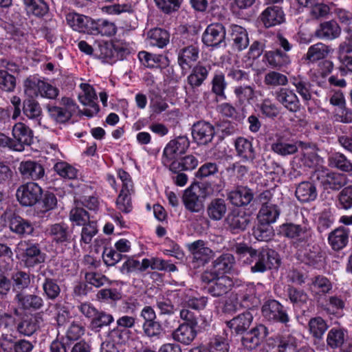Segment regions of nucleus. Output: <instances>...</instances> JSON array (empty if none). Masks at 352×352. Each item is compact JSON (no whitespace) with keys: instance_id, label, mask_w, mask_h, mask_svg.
Segmentation results:
<instances>
[{"instance_id":"28","label":"nucleus","mask_w":352,"mask_h":352,"mask_svg":"<svg viewBox=\"0 0 352 352\" xmlns=\"http://www.w3.org/2000/svg\"><path fill=\"white\" fill-rule=\"evenodd\" d=\"M232 45L234 50L242 51L249 45V37L246 30L237 25H232L230 31Z\"/></svg>"},{"instance_id":"29","label":"nucleus","mask_w":352,"mask_h":352,"mask_svg":"<svg viewBox=\"0 0 352 352\" xmlns=\"http://www.w3.org/2000/svg\"><path fill=\"white\" fill-rule=\"evenodd\" d=\"M333 52V50L331 46L319 42L311 45L308 48L304 58L305 60L310 63H314L325 59L330 54H332Z\"/></svg>"},{"instance_id":"21","label":"nucleus","mask_w":352,"mask_h":352,"mask_svg":"<svg viewBox=\"0 0 352 352\" xmlns=\"http://www.w3.org/2000/svg\"><path fill=\"white\" fill-rule=\"evenodd\" d=\"M47 234L56 243H70L76 241V236L65 223H54L47 228Z\"/></svg>"},{"instance_id":"24","label":"nucleus","mask_w":352,"mask_h":352,"mask_svg":"<svg viewBox=\"0 0 352 352\" xmlns=\"http://www.w3.org/2000/svg\"><path fill=\"white\" fill-rule=\"evenodd\" d=\"M228 199L236 207L246 206L253 200L254 193L248 187L239 186L228 193Z\"/></svg>"},{"instance_id":"38","label":"nucleus","mask_w":352,"mask_h":352,"mask_svg":"<svg viewBox=\"0 0 352 352\" xmlns=\"http://www.w3.org/2000/svg\"><path fill=\"white\" fill-rule=\"evenodd\" d=\"M349 230L344 227H339L329 233V243L334 250L344 248L349 241Z\"/></svg>"},{"instance_id":"48","label":"nucleus","mask_w":352,"mask_h":352,"mask_svg":"<svg viewBox=\"0 0 352 352\" xmlns=\"http://www.w3.org/2000/svg\"><path fill=\"white\" fill-rule=\"evenodd\" d=\"M227 212V205L223 199L216 198L212 199L207 207L208 217L214 221L221 220Z\"/></svg>"},{"instance_id":"63","label":"nucleus","mask_w":352,"mask_h":352,"mask_svg":"<svg viewBox=\"0 0 352 352\" xmlns=\"http://www.w3.org/2000/svg\"><path fill=\"white\" fill-rule=\"evenodd\" d=\"M333 288L332 283L325 276L318 275L312 278L311 289L318 294H328Z\"/></svg>"},{"instance_id":"53","label":"nucleus","mask_w":352,"mask_h":352,"mask_svg":"<svg viewBox=\"0 0 352 352\" xmlns=\"http://www.w3.org/2000/svg\"><path fill=\"white\" fill-rule=\"evenodd\" d=\"M346 332L340 328H332L327 334V344L333 349L340 348L344 343Z\"/></svg>"},{"instance_id":"27","label":"nucleus","mask_w":352,"mask_h":352,"mask_svg":"<svg viewBox=\"0 0 352 352\" xmlns=\"http://www.w3.org/2000/svg\"><path fill=\"white\" fill-rule=\"evenodd\" d=\"M92 21V19L76 12H69L66 15L67 23L79 32L89 34Z\"/></svg>"},{"instance_id":"13","label":"nucleus","mask_w":352,"mask_h":352,"mask_svg":"<svg viewBox=\"0 0 352 352\" xmlns=\"http://www.w3.org/2000/svg\"><path fill=\"white\" fill-rule=\"evenodd\" d=\"M42 192V188L36 183L28 182L17 189L16 196L21 205L31 206L41 199Z\"/></svg>"},{"instance_id":"55","label":"nucleus","mask_w":352,"mask_h":352,"mask_svg":"<svg viewBox=\"0 0 352 352\" xmlns=\"http://www.w3.org/2000/svg\"><path fill=\"white\" fill-rule=\"evenodd\" d=\"M23 113L29 119L37 120L41 116L42 109L36 100L28 98L23 102Z\"/></svg>"},{"instance_id":"34","label":"nucleus","mask_w":352,"mask_h":352,"mask_svg":"<svg viewBox=\"0 0 352 352\" xmlns=\"http://www.w3.org/2000/svg\"><path fill=\"white\" fill-rule=\"evenodd\" d=\"M14 299L19 307L24 310H38L43 306V298L34 294H24L19 292Z\"/></svg>"},{"instance_id":"35","label":"nucleus","mask_w":352,"mask_h":352,"mask_svg":"<svg viewBox=\"0 0 352 352\" xmlns=\"http://www.w3.org/2000/svg\"><path fill=\"white\" fill-rule=\"evenodd\" d=\"M263 58L272 68L275 69H280L285 67L291 61L287 53L278 49L266 52Z\"/></svg>"},{"instance_id":"6","label":"nucleus","mask_w":352,"mask_h":352,"mask_svg":"<svg viewBox=\"0 0 352 352\" xmlns=\"http://www.w3.org/2000/svg\"><path fill=\"white\" fill-rule=\"evenodd\" d=\"M118 175L122 182V189L116 199L117 208L124 213L132 210L131 195L134 192L133 183L130 175L124 170H119Z\"/></svg>"},{"instance_id":"60","label":"nucleus","mask_w":352,"mask_h":352,"mask_svg":"<svg viewBox=\"0 0 352 352\" xmlns=\"http://www.w3.org/2000/svg\"><path fill=\"white\" fill-rule=\"evenodd\" d=\"M28 12L36 16L41 17L48 12V6L43 0H23Z\"/></svg>"},{"instance_id":"47","label":"nucleus","mask_w":352,"mask_h":352,"mask_svg":"<svg viewBox=\"0 0 352 352\" xmlns=\"http://www.w3.org/2000/svg\"><path fill=\"white\" fill-rule=\"evenodd\" d=\"M308 249H306L302 255V261L306 265L318 267L322 264V253L320 248L318 245H307Z\"/></svg>"},{"instance_id":"15","label":"nucleus","mask_w":352,"mask_h":352,"mask_svg":"<svg viewBox=\"0 0 352 352\" xmlns=\"http://www.w3.org/2000/svg\"><path fill=\"white\" fill-rule=\"evenodd\" d=\"M80 88L82 92L78 94V100L83 105L89 108L84 109L83 114L88 117H93L96 115L99 110V106L96 102L97 95L94 89L87 83H81Z\"/></svg>"},{"instance_id":"23","label":"nucleus","mask_w":352,"mask_h":352,"mask_svg":"<svg viewBox=\"0 0 352 352\" xmlns=\"http://www.w3.org/2000/svg\"><path fill=\"white\" fill-rule=\"evenodd\" d=\"M260 21L265 28L278 25L285 21V13L281 7L268 6L260 14Z\"/></svg>"},{"instance_id":"50","label":"nucleus","mask_w":352,"mask_h":352,"mask_svg":"<svg viewBox=\"0 0 352 352\" xmlns=\"http://www.w3.org/2000/svg\"><path fill=\"white\" fill-rule=\"evenodd\" d=\"M211 91L217 98L226 100V95L225 90L227 88L228 83L226 80L225 75L221 72H216L211 81Z\"/></svg>"},{"instance_id":"42","label":"nucleus","mask_w":352,"mask_h":352,"mask_svg":"<svg viewBox=\"0 0 352 352\" xmlns=\"http://www.w3.org/2000/svg\"><path fill=\"white\" fill-rule=\"evenodd\" d=\"M169 41L170 34L166 30L154 28L147 33V42L151 46L163 48L167 45Z\"/></svg>"},{"instance_id":"8","label":"nucleus","mask_w":352,"mask_h":352,"mask_svg":"<svg viewBox=\"0 0 352 352\" xmlns=\"http://www.w3.org/2000/svg\"><path fill=\"white\" fill-rule=\"evenodd\" d=\"M192 256V265L194 268L203 267L214 256V252L207 246L204 240H197L186 245Z\"/></svg>"},{"instance_id":"31","label":"nucleus","mask_w":352,"mask_h":352,"mask_svg":"<svg viewBox=\"0 0 352 352\" xmlns=\"http://www.w3.org/2000/svg\"><path fill=\"white\" fill-rule=\"evenodd\" d=\"M314 182H300L296 188L295 195L300 202L308 203L314 201L318 197V191Z\"/></svg>"},{"instance_id":"4","label":"nucleus","mask_w":352,"mask_h":352,"mask_svg":"<svg viewBox=\"0 0 352 352\" xmlns=\"http://www.w3.org/2000/svg\"><path fill=\"white\" fill-rule=\"evenodd\" d=\"M262 315L265 320L272 323H280L289 327L290 317L286 308L276 300H268L261 308Z\"/></svg>"},{"instance_id":"18","label":"nucleus","mask_w":352,"mask_h":352,"mask_svg":"<svg viewBox=\"0 0 352 352\" xmlns=\"http://www.w3.org/2000/svg\"><path fill=\"white\" fill-rule=\"evenodd\" d=\"M226 34V28L221 23H212L204 31L202 41L207 46L217 47L225 44Z\"/></svg>"},{"instance_id":"56","label":"nucleus","mask_w":352,"mask_h":352,"mask_svg":"<svg viewBox=\"0 0 352 352\" xmlns=\"http://www.w3.org/2000/svg\"><path fill=\"white\" fill-rule=\"evenodd\" d=\"M308 326L310 333L313 337L318 340L322 339L328 328L326 321L321 317L311 318Z\"/></svg>"},{"instance_id":"7","label":"nucleus","mask_w":352,"mask_h":352,"mask_svg":"<svg viewBox=\"0 0 352 352\" xmlns=\"http://www.w3.org/2000/svg\"><path fill=\"white\" fill-rule=\"evenodd\" d=\"M190 146V142L186 136H179L170 140L163 151L162 162L166 166H170L171 163L178 160V157L186 153Z\"/></svg>"},{"instance_id":"46","label":"nucleus","mask_w":352,"mask_h":352,"mask_svg":"<svg viewBox=\"0 0 352 352\" xmlns=\"http://www.w3.org/2000/svg\"><path fill=\"white\" fill-rule=\"evenodd\" d=\"M198 164L199 161L196 157L192 155H188L179 158L177 161H174L168 168L173 173L192 170L197 168Z\"/></svg>"},{"instance_id":"54","label":"nucleus","mask_w":352,"mask_h":352,"mask_svg":"<svg viewBox=\"0 0 352 352\" xmlns=\"http://www.w3.org/2000/svg\"><path fill=\"white\" fill-rule=\"evenodd\" d=\"M235 258L231 254H223L213 263V266L219 272L229 273L234 267Z\"/></svg>"},{"instance_id":"59","label":"nucleus","mask_w":352,"mask_h":352,"mask_svg":"<svg viewBox=\"0 0 352 352\" xmlns=\"http://www.w3.org/2000/svg\"><path fill=\"white\" fill-rule=\"evenodd\" d=\"M258 107L261 114L267 118L274 119L280 113V108L269 98L262 100Z\"/></svg>"},{"instance_id":"30","label":"nucleus","mask_w":352,"mask_h":352,"mask_svg":"<svg viewBox=\"0 0 352 352\" xmlns=\"http://www.w3.org/2000/svg\"><path fill=\"white\" fill-rule=\"evenodd\" d=\"M252 320V314L250 311H246L228 321L227 325L236 334H242L249 329Z\"/></svg>"},{"instance_id":"10","label":"nucleus","mask_w":352,"mask_h":352,"mask_svg":"<svg viewBox=\"0 0 352 352\" xmlns=\"http://www.w3.org/2000/svg\"><path fill=\"white\" fill-rule=\"evenodd\" d=\"M16 251L28 266H34L45 262V254L41 252L38 244L28 241H21L16 246Z\"/></svg>"},{"instance_id":"37","label":"nucleus","mask_w":352,"mask_h":352,"mask_svg":"<svg viewBox=\"0 0 352 352\" xmlns=\"http://www.w3.org/2000/svg\"><path fill=\"white\" fill-rule=\"evenodd\" d=\"M341 32L338 24L333 21L320 23L315 32V35L320 39L333 40L338 38Z\"/></svg>"},{"instance_id":"14","label":"nucleus","mask_w":352,"mask_h":352,"mask_svg":"<svg viewBox=\"0 0 352 352\" xmlns=\"http://www.w3.org/2000/svg\"><path fill=\"white\" fill-rule=\"evenodd\" d=\"M182 39L177 43V46L180 47L177 52V63L182 71L187 72L191 68L193 63L198 60L199 50L196 44L182 46L184 45V42H182V45H180Z\"/></svg>"},{"instance_id":"51","label":"nucleus","mask_w":352,"mask_h":352,"mask_svg":"<svg viewBox=\"0 0 352 352\" xmlns=\"http://www.w3.org/2000/svg\"><path fill=\"white\" fill-rule=\"evenodd\" d=\"M328 161L329 166L333 168L346 173L352 171V162L343 153H335L329 157Z\"/></svg>"},{"instance_id":"58","label":"nucleus","mask_w":352,"mask_h":352,"mask_svg":"<svg viewBox=\"0 0 352 352\" xmlns=\"http://www.w3.org/2000/svg\"><path fill=\"white\" fill-rule=\"evenodd\" d=\"M96 55L107 62H115V52L113 51V42H99L95 50Z\"/></svg>"},{"instance_id":"22","label":"nucleus","mask_w":352,"mask_h":352,"mask_svg":"<svg viewBox=\"0 0 352 352\" xmlns=\"http://www.w3.org/2000/svg\"><path fill=\"white\" fill-rule=\"evenodd\" d=\"M276 100L286 109L292 113L300 110V100L294 90L288 88H280L275 91Z\"/></svg>"},{"instance_id":"33","label":"nucleus","mask_w":352,"mask_h":352,"mask_svg":"<svg viewBox=\"0 0 352 352\" xmlns=\"http://www.w3.org/2000/svg\"><path fill=\"white\" fill-rule=\"evenodd\" d=\"M274 340L269 339L267 344L272 345L273 352H298L297 340L292 335L277 338V344Z\"/></svg>"},{"instance_id":"5","label":"nucleus","mask_w":352,"mask_h":352,"mask_svg":"<svg viewBox=\"0 0 352 352\" xmlns=\"http://www.w3.org/2000/svg\"><path fill=\"white\" fill-rule=\"evenodd\" d=\"M314 182H318L324 190H338L346 183V177L342 174L330 172L327 169L318 168L311 175Z\"/></svg>"},{"instance_id":"3","label":"nucleus","mask_w":352,"mask_h":352,"mask_svg":"<svg viewBox=\"0 0 352 352\" xmlns=\"http://www.w3.org/2000/svg\"><path fill=\"white\" fill-rule=\"evenodd\" d=\"M229 300L232 303V307L228 308L230 305L228 302H226V307L230 311H236L239 307L250 309L257 306L259 300L256 296V286L254 283L241 285L231 294Z\"/></svg>"},{"instance_id":"57","label":"nucleus","mask_w":352,"mask_h":352,"mask_svg":"<svg viewBox=\"0 0 352 352\" xmlns=\"http://www.w3.org/2000/svg\"><path fill=\"white\" fill-rule=\"evenodd\" d=\"M42 288L43 294L49 300H54L60 294V287L58 281L54 278H45L42 284Z\"/></svg>"},{"instance_id":"43","label":"nucleus","mask_w":352,"mask_h":352,"mask_svg":"<svg viewBox=\"0 0 352 352\" xmlns=\"http://www.w3.org/2000/svg\"><path fill=\"white\" fill-rule=\"evenodd\" d=\"M9 227L12 232L19 235L32 234L34 228L31 223L18 215H12L9 221Z\"/></svg>"},{"instance_id":"64","label":"nucleus","mask_w":352,"mask_h":352,"mask_svg":"<svg viewBox=\"0 0 352 352\" xmlns=\"http://www.w3.org/2000/svg\"><path fill=\"white\" fill-rule=\"evenodd\" d=\"M264 83L271 87L285 86L288 83V78L283 74L276 71H270L264 76Z\"/></svg>"},{"instance_id":"19","label":"nucleus","mask_w":352,"mask_h":352,"mask_svg":"<svg viewBox=\"0 0 352 352\" xmlns=\"http://www.w3.org/2000/svg\"><path fill=\"white\" fill-rule=\"evenodd\" d=\"M252 221L250 214L239 209H234L228 213L226 223L233 232L245 230Z\"/></svg>"},{"instance_id":"17","label":"nucleus","mask_w":352,"mask_h":352,"mask_svg":"<svg viewBox=\"0 0 352 352\" xmlns=\"http://www.w3.org/2000/svg\"><path fill=\"white\" fill-rule=\"evenodd\" d=\"M214 135V127L210 122L198 121L192 125V135L199 145H206L211 142Z\"/></svg>"},{"instance_id":"25","label":"nucleus","mask_w":352,"mask_h":352,"mask_svg":"<svg viewBox=\"0 0 352 352\" xmlns=\"http://www.w3.org/2000/svg\"><path fill=\"white\" fill-rule=\"evenodd\" d=\"M211 69L212 65L201 63H197L192 68L191 73L187 77V81L192 88L193 92H195V88L200 87L208 78Z\"/></svg>"},{"instance_id":"44","label":"nucleus","mask_w":352,"mask_h":352,"mask_svg":"<svg viewBox=\"0 0 352 352\" xmlns=\"http://www.w3.org/2000/svg\"><path fill=\"white\" fill-rule=\"evenodd\" d=\"M255 87L252 85H237L234 88V94L240 105L245 106L251 102L255 96Z\"/></svg>"},{"instance_id":"41","label":"nucleus","mask_w":352,"mask_h":352,"mask_svg":"<svg viewBox=\"0 0 352 352\" xmlns=\"http://www.w3.org/2000/svg\"><path fill=\"white\" fill-rule=\"evenodd\" d=\"M280 214L279 207L276 204H270L261 207L257 218L259 222L263 225H270L276 221Z\"/></svg>"},{"instance_id":"11","label":"nucleus","mask_w":352,"mask_h":352,"mask_svg":"<svg viewBox=\"0 0 352 352\" xmlns=\"http://www.w3.org/2000/svg\"><path fill=\"white\" fill-rule=\"evenodd\" d=\"M185 292L181 290L170 292L166 297L157 298L156 307L160 311V315H173L177 310L175 304L182 305L184 300Z\"/></svg>"},{"instance_id":"52","label":"nucleus","mask_w":352,"mask_h":352,"mask_svg":"<svg viewBox=\"0 0 352 352\" xmlns=\"http://www.w3.org/2000/svg\"><path fill=\"white\" fill-rule=\"evenodd\" d=\"M338 59L344 69L352 72V46L342 42L338 47Z\"/></svg>"},{"instance_id":"26","label":"nucleus","mask_w":352,"mask_h":352,"mask_svg":"<svg viewBox=\"0 0 352 352\" xmlns=\"http://www.w3.org/2000/svg\"><path fill=\"white\" fill-rule=\"evenodd\" d=\"M19 170L21 175L28 179H41L45 176V169L38 162L28 160L20 163Z\"/></svg>"},{"instance_id":"20","label":"nucleus","mask_w":352,"mask_h":352,"mask_svg":"<svg viewBox=\"0 0 352 352\" xmlns=\"http://www.w3.org/2000/svg\"><path fill=\"white\" fill-rule=\"evenodd\" d=\"M318 302L320 307L327 314L336 315L341 314L345 309L347 296L344 293L336 294L327 296L324 302Z\"/></svg>"},{"instance_id":"1","label":"nucleus","mask_w":352,"mask_h":352,"mask_svg":"<svg viewBox=\"0 0 352 352\" xmlns=\"http://www.w3.org/2000/svg\"><path fill=\"white\" fill-rule=\"evenodd\" d=\"M246 263L250 265L252 273L263 274L267 270L277 269L280 264V259L275 250L263 247L252 250Z\"/></svg>"},{"instance_id":"2","label":"nucleus","mask_w":352,"mask_h":352,"mask_svg":"<svg viewBox=\"0 0 352 352\" xmlns=\"http://www.w3.org/2000/svg\"><path fill=\"white\" fill-rule=\"evenodd\" d=\"M223 185L221 184L207 183L199 186H191L185 190L182 200L185 208L192 212H199L204 210V205L199 192L202 190L203 197H208L217 195L223 190Z\"/></svg>"},{"instance_id":"9","label":"nucleus","mask_w":352,"mask_h":352,"mask_svg":"<svg viewBox=\"0 0 352 352\" xmlns=\"http://www.w3.org/2000/svg\"><path fill=\"white\" fill-rule=\"evenodd\" d=\"M12 139L13 144L11 149L21 152L25 147L30 146L33 143L34 134L32 130L23 122L16 123L12 130Z\"/></svg>"},{"instance_id":"45","label":"nucleus","mask_w":352,"mask_h":352,"mask_svg":"<svg viewBox=\"0 0 352 352\" xmlns=\"http://www.w3.org/2000/svg\"><path fill=\"white\" fill-rule=\"evenodd\" d=\"M291 82L295 87L297 93L301 96L305 103L312 98L311 84L305 78L298 76L291 77Z\"/></svg>"},{"instance_id":"49","label":"nucleus","mask_w":352,"mask_h":352,"mask_svg":"<svg viewBox=\"0 0 352 352\" xmlns=\"http://www.w3.org/2000/svg\"><path fill=\"white\" fill-rule=\"evenodd\" d=\"M144 267H146V270L148 268H151L152 270L166 271L169 272H173L177 270V267L173 263L159 257L144 258Z\"/></svg>"},{"instance_id":"36","label":"nucleus","mask_w":352,"mask_h":352,"mask_svg":"<svg viewBox=\"0 0 352 352\" xmlns=\"http://www.w3.org/2000/svg\"><path fill=\"white\" fill-rule=\"evenodd\" d=\"M232 280L226 276L218 277L216 280L208 285L207 291L214 297H220L226 294L232 289Z\"/></svg>"},{"instance_id":"39","label":"nucleus","mask_w":352,"mask_h":352,"mask_svg":"<svg viewBox=\"0 0 352 352\" xmlns=\"http://www.w3.org/2000/svg\"><path fill=\"white\" fill-rule=\"evenodd\" d=\"M116 31L117 28L114 23L107 19H100L96 21H92L89 34L111 36L116 34Z\"/></svg>"},{"instance_id":"40","label":"nucleus","mask_w":352,"mask_h":352,"mask_svg":"<svg viewBox=\"0 0 352 352\" xmlns=\"http://www.w3.org/2000/svg\"><path fill=\"white\" fill-rule=\"evenodd\" d=\"M237 155L248 162H253L256 158L255 151L252 142L248 139L240 137L234 142Z\"/></svg>"},{"instance_id":"16","label":"nucleus","mask_w":352,"mask_h":352,"mask_svg":"<svg viewBox=\"0 0 352 352\" xmlns=\"http://www.w3.org/2000/svg\"><path fill=\"white\" fill-rule=\"evenodd\" d=\"M16 336L4 333L0 338V347L3 352H31L34 346V344L25 339H20L14 341Z\"/></svg>"},{"instance_id":"62","label":"nucleus","mask_w":352,"mask_h":352,"mask_svg":"<svg viewBox=\"0 0 352 352\" xmlns=\"http://www.w3.org/2000/svg\"><path fill=\"white\" fill-rule=\"evenodd\" d=\"M16 318L10 314H0V327L2 328V335L8 333L16 336Z\"/></svg>"},{"instance_id":"12","label":"nucleus","mask_w":352,"mask_h":352,"mask_svg":"<svg viewBox=\"0 0 352 352\" xmlns=\"http://www.w3.org/2000/svg\"><path fill=\"white\" fill-rule=\"evenodd\" d=\"M281 231L285 236L294 240V244L296 248L307 243L311 236L310 229L307 226L294 223L283 224Z\"/></svg>"},{"instance_id":"32","label":"nucleus","mask_w":352,"mask_h":352,"mask_svg":"<svg viewBox=\"0 0 352 352\" xmlns=\"http://www.w3.org/2000/svg\"><path fill=\"white\" fill-rule=\"evenodd\" d=\"M195 325L181 323L173 332V338L175 340L188 345L196 338L197 332Z\"/></svg>"},{"instance_id":"61","label":"nucleus","mask_w":352,"mask_h":352,"mask_svg":"<svg viewBox=\"0 0 352 352\" xmlns=\"http://www.w3.org/2000/svg\"><path fill=\"white\" fill-rule=\"evenodd\" d=\"M53 168L63 178L73 179L77 177V169L66 162L60 161L56 162Z\"/></svg>"}]
</instances>
